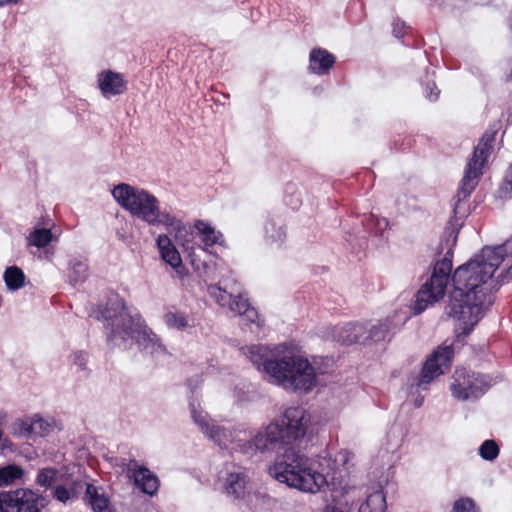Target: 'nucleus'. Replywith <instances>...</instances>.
<instances>
[{"mask_svg":"<svg viewBox=\"0 0 512 512\" xmlns=\"http://www.w3.org/2000/svg\"><path fill=\"white\" fill-rule=\"evenodd\" d=\"M507 79L512 81V67H511L509 74L507 75Z\"/></svg>","mask_w":512,"mask_h":512,"instance_id":"de8ad7c7","label":"nucleus"},{"mask_svg":"<svg viewBox=\"0 0 512 512\" xmlns=\"http://www.w3.org/2000/svg\"><path fill=\"white\" fill-rule=\"evenodd\" d=\"M101 316L109 345L120 346L127 340H134L145 353L152 356L166 354L160 338L146 325L139 313L129 311L125 301L118 295L108 299Z\"/></svg>","mask_w":512,"mask_h":512,"instance_id":"f03ea898","label":"nucleus"},{"mask_svg":"<svg viewBox=\"0 0 512 512\" xmlns=\"http://www.w3.org/2000/svg\"><path fill=\"white\" fill-rule=\"evenodd\" d=\"M24 476V470L21 466L16 464H9L4 467H0V487H6L16 483V481L22 479Z\"/></svg>","mask_w":512,"mask_h":512,"instance_id":"cd10ccee","label":"nucleus"},{"mask_svg":"<svg viewBox=\"0 0 512 512\" xmlns=\"http://www.w3.org/2000/svg\"><path fill=\"white\" fill-rule=\"evenodd\" d=\"M495 135V131H485L478 145L474 148L473 155L466 165L461 186L457 192V202L469 197L477 187L479 179L483 174L482 169L493 148Z\"/></svg>","mask_w":512,"mask_h":512,"instance_id":"423d86ee","label":"nucleus"},{"mask_svg":"<svg viewBox=\"0 0 512 512\" xmlns=\"http://www.w3.org/2000/svg\"><path fill=\"white\" fill-rule=\"evenodd\" d=\"M270 475L291 488L317 493L327 485L326 476L312 467V461L293 448L285 450L269 468Z\"/></svg>","mask_w":512,"mask_h":512,"instance_id":"7ed1b4c3","label":"nucleus"},{"mask_svg":"<svg viewBox=\"0 0 512 512\" xmlns=\"http://www.w3.org/2000/svg\"><path fill=\"white\" fill-rule=\"evenodd\" d=\"M367 328L360 323H346L338 332V341L344 345H351L366 340Z\"/></svg>","mask_w":512,"mask_h":512,"instance_id":"6ab92c4d","label":"nucleus"},{"mask_svg":"<svg viewBox=\"0 0 512 512\" xmlns=\"http://www.w3.org/2000/svg\"><path fill=\"white\" fill-rule=\"evenodd\" d=\"M424 93L425 97L431 101L434 102L438 99L440 90L438 89L437 85L433 81H428L424 86Z\"/></svg>","mask_w":512,"mask_h":512,"instance_id":"a19ab883","label":"nucleus"},{"mask_svg":"<svg viewBox=\"0 0 512 512\" xmlns=\"http://www.w3.org/2000/svg\"><path fill=\"white\" fill-rule=\"evenodd\" d=\"M367 228L373 231L375 234H382L389 225V222L386 218L378 217L374 214H370L367 218Z\"/></svg>","mask_w":512,"mask_h":512,"instance_id":"f704fd0d","label":"nucleus"},{"mask_svg":"<svg viewBox=\"0 0 512 512\" xmlns=\"http://www.w3.org/2000/svg\"><path fill=\"white\" fill-rule=\"evenodd\" d=\"M163 321L170 329L184 331L192 327L190 324L189 316L182 311L177 310L175 307H169L163 315Z\"/></svg>","mask_w":512,"mask_h":512,"instance_id":"4be33fe9","label":"nucleus"},{"mask_svg":"<svg viewBox=\"0 0 512 512\" xmlns=\"http://www.w3.org/2000/svg\"><path fill=\"white\" fill-rule=\"evenodd\" d=\"M245 475L242 472H231L229 473L225 490L228 495L233 496L235 499H240L245 494Z\"/></svg>","mask_w":512,"mask_h":512,"instance_id":"a878e982","label":"nucleus"},{"mask_svg":"<svg viewBox=\"0 0 512 512\" xmlns=\"http://www.w3.org/2000/svg\"><path fill=\"white\" fill-rule=\"evenodd\" d=\"M453 512H479L473 499L468 497L459 498L453 504Z\"/></svg>","mask_w":512,"mask_h":512,"instance_id":"58836bf2","label":"nucleus"},{"mask_svg":"<svg viewBox=\"0 0 512 512\" xmlns=\"http://www.w3.org/2000/svg\"><path fill=\"white\" fill-rule=\"evenodd\" d=\"M392 32L396 38H402L404 37L406 33V25L403 21L400 19H396L392 23Z\"/></svg>","mask_w":512,"mask_h":512,"instance_id":"37998d69","label":"nucleus"},{"mask_svg":"<svg viewBox=\"0 0 512 512\" xmlns=\"http://www.w3.org/2000/svg\"><path fill=\"white\" fill-rule=\"evenodd\" d=\"M423 402H424V397L423 396H418L415 401H414V406L416 408H420L422 405H423Z\"/></svg>","mask_w":512,"mask_h":512,"instance_id":"a18cd8bd","label":"nucleus"},{"mask_svg":"<svg viewBox=\"0 0 512 512\" xmlns=\"http://www.w3.org/2000/svg\"><path fill=\"white\" fill-rule=\"evenodd\" d=\"M101 316L109 345L120 346L127 340H134L145 353L152 356L166 354L160 338L146 325L139 313L129 311L125 301L118 295L108 299Z\"/></svg>","mask_w":512,"mask_h":512,"instance_id":"f257e3e1","label":"nucleus"},{"mask_svg":"<svg viewBox=\"0 0 512 512\" xmlns=\"http://www.w3.org/2000/svg\"><path fill=\"white\" fill-rule=\"evenodd\" d=\"M409 147H410V141L408 142L407 146L402 147L401 149H402V150H405V149H407V148H409Z\"/></svg>","mask_w":512,"mask_h":512,"instance_id":"09e8293b","label":"nucleus"},{"mask_svg":"<svg viewBox=\"0 0 512 512\" xmlns=\"http://www.w3.org/2000/svg\"><path fill=\"white\" fill-rule=\"evenodd\" d=\"M85 499L94 512H112L109 498L93 484H86Z\"/></svg>","mask_w":512,"mask_h":512,"instance_id":"412c9836","label":"nucleus"},{"mask_svg":"<svg viewBox=\"0 0 512 512\" xmlns=\"http://www.w3.org/2000/svg\"><path fill=\"white\" fill-rule=\"evenodd\" d=\"M268 367L272 372V381L285 390L308 393L317 385L314 367L302 356L285 355Z\"/></svg>","mask_w":512,"mask_h":512,"instance_id":"20e7f679","label":"nucleus"},{"mask_svg":"<svg viewBox=\"0 0 512 512\" xmlns=\"http://www.w3.org/2000/svg\"><path fill=\"white\" fill-rule=\"evenodd\" d=\"M160 225L164 226L169 233L174 234L175 241L179 245L185 249L189 248V243L192 239V232L189 227L182 222V220L168 213L162 216V222Z\"/></svg>","mask_w":512,"mask_h":512,"instance_id":"dca6fc26","label":"nucleus"},{"mask_svg":"<svg viewBox=\"0 0 512 512\" xmlns=\"http://www.w3.org/2000/svg\"><path fill=\"white\" fill-rule=\"evenodd\" d=\"M189 407L192 418L194 422L200 427L201 431L220 447H227L228 443L230 442L231 433L225 428L215 424H210L207 421V415L197 411L193 402L190 403Z\"/></svg>","mask_w":512,"mask_h":512,"instance_id":"ddd939ff","label":"nucleus"},{"mask_svg":"<svg viewBox=\"0 0 512 512\" xmlns=\"http://www.w3.org/2000/svg\"><path fill=\"white\" fill-rule=\"evenodd\" d=\"M273 423L279 424L286 444L301 439L307 430L309 418L302 407H289L283 415Z\"/></svg>","mask_w":512,"mask_h":512,"instance_id":"9d476101","label":"nucleus"},{"mask_svg":"<svg viewBox=\"0 0 512 512\" xmlns=\"http://www.w3.org/2000/svg\"><path fill=\"white\" fill-rule=\"evenodd\" d=\"M194 226L201 235V241L205 247H211L215 244L222 245L224 243L223 234L220 231H216L209 223L197 220Z\"/></svg>","mask_w":512,"mask_h":512,"instance_id":"5701e85b","label":"nucleus"},{"mask_svg":"<svg viewBox=\"0 0 512 512\" xmlns=\"http://www.w3.org/2000/svg\"><path fill=\"white\" fill-rule=\"evenodd\" d=\"M4 281L9 290H18L24 286L25 275L17 266L8 267L4 272Z\"/></svg>","mask_w":512,"mask_h":512,"instance_id":"c85d7f7f","label":"nucleus"},{"mask_svg":"<svg viewBox=\"0 0 512 512\" xmlns=\"http://www.w3.org/2000/svg\"><path fill=\"white\" fill-rule=\"evenodd\" d=\"M336 63V57L324 48H313L309 53L308 70L316 75H326Z\"/></svg>","mask_w":512,"mask_h":512,"instance_id":"2eb2a0df","label":"nucleus"},{"mask_svg":"<svg viewBox=\"0 0 512 512\" xmlns=\"http://www.w3.org/2000/svg\"><path fill=\"white\" fill-rule=\"evenodd\" d=\"M49 501L30 488L0 492V512H43Z\"/></svg>","mask_w":512,"mask_h":512,"instance_id":"0eeeda50","label":"nucleus"},{"mask_svg":"<svg viewBox=\"0 0 512 512\" xmlns=\"http://www.w3.org/2000/svg\"><path fill=\"white\" fill-rule=\"evenodd\" d=\"M5 421H6V414L4 412H0V426L2 424H4ZM7 442L8 441L6 439L2 440V431L0 430V448L2 450L8 447Z\"/></svg>","mask_w":512,"mask_h":512,"instance_id":"c03bdc74","label":"nucleus"},{"mask_svg":"<svg viewBox=\"0 0 512 512\" xmlns=\"http://www.w3.org/2000/svg\"><path fill=\"white\" fill-rule=\"evenodd\" d=\"M228 308L231 312L243 316L247 321L260 326L258 311L251 306L248 298L242 294L233 296Z\"/></svg>","mask_w":512,"mask_h":512,"instance_id":"a211bd4d","label":"nucleus"},{"mask_svg":"<svg viewBox=\"0 0 512 512\" xmlns=\"http://www.w3.org/2000/svg\"><path fill=\"white\" fill-rule=\"evenodd\" d=\"M453 349L450 346L438 348L425 361L418 377L415 378L411 387L425 390L435 378L444 374V368H448L453 358Z\"/></svg>","mask_w":512,"mask_h":512,"instance_id":"1a4fd4ad","label":"nucleus"},{"mask_svg":"<svg viewBox=\"0 0 512 512\" xmlns=\"http://www.w3.org/2000/svg\"><path fill=\"white\" fill-rule=\"evenodd\" d=\"M57 474L58 471L55 468H43L37 474L36 484L49 489L55 483Z\"/></svg>","mask_w":512,"mask_h":512,"instance_id":"7c9ffc66","label":"nucleus"},{"mask_svg":"<svg viewBox=\"0 0 512 512\" xmlns=\"http://www.w3.org/2000/svg\"><path fill=\"white\" fill-rule=\"evenodd\" d=\"M450 386L454 398L465 401L478 399L488 390L489 385L484 375L470 373L466 369H457Z\"/></svg>","mask_w":512,"mask_h":512,"instance_id":"6e6552de","label":"nucleus"},{"mask_svg":"<svg viewBox=\"0 0 512 512\" xmlns=\"http://www.w3.org/2000/svg\"><path fill=\"white\" fill-rule=\"evenodd\" d=\"M387 508L386 497L382 491L370 494L365 503L359 508V512H385Z\"/></svg>","mask_w":512,"mask_h":512,"instance_id":"bb28decb","label":"nucleus"},{"mask_svg":"<svg viewBox=\"0 0 512 512\" xmlns=\"http://www.w3.org/2000/svg\"><path fill=\"white\" fill-rule=\"evenodd\" d=\"M393 321L389 318L379 321L367 330L366 339H371L374 342L384 341L390 339L393 334Z\"/></svg>","mask_w":512,"mask_h":512,"instance_id":"393cba45","label":"nucleus"},{"mask_svg":"<svg viewBox=\"0 0 512 512\" xmlns=\"http://www.w3.org/2000/svg\"><path fill=\"white\" fill-rule=\"evenodd\" d=\"M162 259L176 271L183 268L181 256L169 236L160 234L156 239Z\"/></svg>","mask_w":512,"mask_h":512,"instance_id":"f3484780","label":"nucleus"},{"mask_svg":"<svg viewBox=\"0 0 512 512\" xmlns=\"http://www.w3.org/2000/svg\"><path fill=\"white\" fill-rule=\"evenodd\" d=\"M87 360L88 354L84 351H76L73 354L74 364L77 365L81 370H86Z\"/></svg>","mask_w":512,"mask_h":512,"instance_id":"79ce46f5","label":"nucleus"},{"mask_svg":"<svg viewBox=\"0 0 512 512\" xmlns=\"http://www.w3.org/2000/svg\"><path fill=\"white\" fill-rule=\"evenodd\" d=\"M32 417L27 419H18L13 424V433L18 436H32Z\"/></svg>","mask_w":512,"mask_h":512,"instance_id":"e433bc0d","label":"nucleus"},{"mask_svg":"<svg viewBox=\"0 0 512 512\" xmlns=\"http://www.w3.org/2000/svg\"><path fill=\"white\" fill-rule=\"evenodd\" d=\"M32 425V436L44 437L52 430L51 423L38 415L32 417Z\"/></svg>","mask_w":512,"mask_h":512,"instance_id":"72a5a7b5","label":"nucleus"},{"mask_svg":"<svg viewBox=\"0 0 512 512\" xmlns=\"http://www.w3.org/2000/svg\"><path fill=\"white\" fill-rule=\"evenodd\" d=\"M77 496V492L74 487L67 488L63 485H58L55 487L53 491V497L61 502L66 504L69 500L75 498Z\"/></svg>","mask_w":512,"mask_h":512,"instance_id":"c9c22d12","label":"nucleus"},{"mask_svg":"<svg viewBox=\"0 0 512 512\" xmlns=\"http://www.w3.org/2000/svg\"><path fill=\"white\" fill-rule=\"evenodd\" d=\"M248 357L252 364L260 371L266 373L272 379V372L268 365L277 362L278 359L270 360L269 351L265 346L252 345L248 348Z\"/></svg>","mask_w":512,"mask_h":512,"instance_id":"aec40b11","label":"nucleus"},{"mask_svg":"<svg viewBox=\"0 0 512 512\" xmlns=\"http://www.w3.org/2000/svg\"><path fill=\"white\" fill-rule=\"evenodd\" d=\"M112 196L133 217L151 226H159L162 216L169 213L160 210L159 200L153 194L126 183L115 186Z\"/></svg>","mask_w":512,"mask_h":512,"instance_id":"39448f33","label":"nucleus"},{"mask_svg":"<svg viewBox=\"0 0 512 512\" xmlns=\"http://www.w3.org/2000/svg\"><path fill=\"white\" fill-rule=\"evenodd\" d=\"M98 88L105 98L121 95L127 90L123 75L111 70L102 71L97 77Z\"/></svg>","mask_w":512,"mask_h":512,"instance_id":"4468645a","label":"nucleus"},{"mask_svg":"<svg viewBox=\"0 0 512 512\" xmlns=\"http://www.w3.org/2000/svg\"><path fill=\"white\" fill-rule=\"evenodd\" d=\"M274 228H275V223L273 221H268L265 225V231H266V234L272 238L274 241H279V242H283L285 236H286V232L285 230L283 229L282 226L279 227L278 231L276 234L273 233L274 231Z\"/></svg>","mask_w":512,"mask_h":512,"instance_id":"ea45409f","label":"nucleus"},{"mask_svg":"<svg viewBox=\"0 0 512 512\" xmlns=\"http://www.w3.org/2000/svg\"><path fill=\"white\" fill-rule=\"evenodd\" d=\"M499 446L495 440H485L479 447V455L487 461L495 460L499 455Z\"/></svg>","mask_w":512,"mask_h":512,"instance_id":"2f4dec72","label":"nucleus"},{"mask_svg":"<svg viewBox=\"0 0 512 512\" xmlns=\"http://www.w3.org/2000/svg\"><path fill=\"white\" fill-rule=\"evenodd\" d=\"M285 203L292 209H298L302 203L301 193L294 183H287L285 187Z\"/></svg>","mask_w":512,"mask_h":512,"instance_id":"473e14b6","label":"nucleus"},{"mask_svg":"<svg viewBox=\"0 0 512 512\" xmlns=\"http://www.w3.org/2000/svg\"><path fill=\"white\" fill-rule=\"evenodd\" d=\"M18 0H0V7H3L10 3H17Z\"/></svg>","mask_w":512,"mask_h":512,"instance_id":"49530a36","label":"nucleus"},{"mask_svg":"<svg viewBox=\"0 0 512 512\" xmlns=\"http://www.w3.org/2000/svg\"><path fill=\"white\" fill-rule=\"evenodd\" d=\"M88 277V264L81 258H71L68 263V279L70 284L83 283Z\"/></svg>","mask_w":512,"mask_h":512,"instance_id":"b1692460","label":"nucleus"},{"mask_svg":"<svg viewBox=\"0 0 512 512\" xmlns=\"http://www.w3.org/2000/svg\"><path fill=\"white\" fill-rule=\"evenodd\" d=\"M209 294L211 295V297H213L216 302L221 305V306H229L232 298H233V295L228 293L226 290L218 287V286H213V287H210L209 288Z\"/></svg>","mask_w":512,"mask_h":512,"instance_id":"4c0bfd02","label":"nucleus"},{"mask_svg":"<svg viewBox=\"0 0 512 512\" xmlns=\"http://www.w3.org/2000/svg\"><path fill=\"white\" fill-rule=\"evenodd\" d=\"M121 466L127 473V476L133 479L134 484L145 494L153 496L159 489V479L155 473L144 465H139L135 459H130L127 463L122 460Z\"/></svg>","mask_w":512,"mask_h":512,"instance_id":"f8f14e48","label":"nucleus"},{"mask_svg":"<svg viewBox=\"0 0 512 512\" xmlns=\"http://www.w3.org/2000/svg\"><path fill=\"white\" fill-rule=\"evenodd\" d=\"M52 232L47 228L35 229L28 237L29 244L38 248L46 247L52 241Z\"/></svg>","mask_w":512,"mask_h":512,"instance_id":"c756f323","label":"nucleus"},{"mask_svg":"<svg viewBox=\"0 0 512 512\" xmlns=\"http://www.w3.org/2000/svg\"><path fill=\"white\" fill-rule=\"evenodd\" d=\"M280 445H287L279 424L270 423L263 431L258 432L252 439L239 443L238 447L243 453L253 451L274 450Z\"/></svg>","mask_w":512,"mask_h":512,"instance_id":"9b49d317","label":"nucleus"}]
</instances>
